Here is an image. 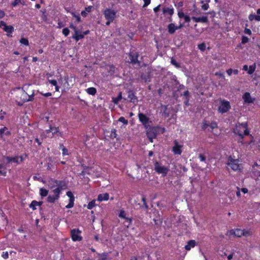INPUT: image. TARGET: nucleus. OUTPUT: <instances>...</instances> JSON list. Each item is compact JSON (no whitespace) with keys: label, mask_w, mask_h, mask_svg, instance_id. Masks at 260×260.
Segmentation results:
<instances>
[{"label":"nucleus","mask_w":260,"mask_h":260,"mask_svg":"<svg viewBox=\"0 0 260 260\" xmlns=\"http://www.w3.org/2000/svg\"><path fill=\"white\" fill-rule=\"evenodd\" d=\"M234 132L239 136L242 139L244 136L249 135L247 123L243 122L237 124L234 130Z\"/></svg>","instance_id":"obj_2"},{"label":"nucleus","mask_w":260,"mask_h":260,"mask_svg":"<svg viewBox=\"0 0 260 260\" xmlns=\"http://www.w3.org/2000/svg\"><path fill=\"white\" fill-rule=\"evenodd\" d=\"M168 32L170 34H173L177 29V26L174 23H170L168 26Z\"/></svg>","instance_id":"obj_21"},{"label":"nucleus","mask_w":260,"mask_h":260,"mask_svg":"<svg viewBox=\"0 0 260 260\" xmlns=\"http://www.w3.org/2000/svg\"><path fill=\"white\" fill-rule=\"evenodd\" d=\"M182 145L180 144L177 141H174V146L172 151L175 154L180 155L182 153Z\"/></svg>","instance_id":"obj_11"},{"label":"nucleus","mask_w":260,"mask_h":260,"mask_svg":"<svg viewBox=\"0 0 260 260\" xmlns=\"http://www.w3.org/2000/svg\"><path fill=\"white\" fill-rule=\"evenodd\" d=\"M227 165L234 171L240 172L242 169V166L239 163L238 159H234L232 156H230L228 158Z\"/></svg>","instance_id":"obj_4"},{"label":"nucleus","mask_w":260,"mask_h":260,"mask_svg":"<svg viewBox=\"0 0 260 260\" xmlns=\"http://www.w3.org/2000/svg\"><path fill=\"white\" fill-rule=\"evenodd\" d=\"M201 3L202 4V9L204 10H208L209 7V4L208 3H204V1H202Z\"/></svg>","instance_id":"obj_41"},{"label":"nucleus","mask_w":260,"mask_h":260,"mask_svg":"<svg viewBox=\"0 0 260 260\" xmlns=\"http://www.w3.org/2000/svg\"><path fill=\"white\" fill-rule=\"evenodd\" d=\"M243 230L239 229L229 230L226 234V235L229 237L234 236L237 237H241L243 236Z\"/></svg>","instance_id":"obj_9"},{"label":"nucleus","mask_w":260,"mask_h":260,"mask_svg":"<svg viewBox=\"0 0 260 260\" xmlns=\"http://www.w3.org/2000/svg\"><path fill=\"white\" fill-rule=\"evenodd\" d=\"M243 236H244V237H248V236H250L252 234V231H251V230L249 229V230H243Z\"/></svg>","instance_id":"obj_34"},{"label":"nucleus","mask_w":260,"mask_h":260,"mask_svg":"<svg viewBox=\"0 0 260 260\" xmlns=\"http://www.w3.org/2000/svg\"><path fill=\"white\" fill-rule=\"evenodd\" d=\"M118 216L121 218L127 220L128 224H125V226L128 228L132 222V219L126 217V214L123 210H120L119 213L118 214Z\"/></svg>","instance_id":"obj_14"},{"label":"nucleus","mask_w":260,"mask_h":260,"mask_svg":"<svg viewBox=\"0 0 260 260\" xmlns=\"http://www.w3.org/2000/svg\"><path fill=\"white\" fill-rule=\"evenodd\" d=\"M31 87L30 85H25L23 87V89L20 91V96L17 95V100L20 99V102L18 104L22 105V104L26 102L31 101L33 100L34 93L33 91L31 92L27 93L26 90H28V88Z\"/></svg>","instance_id":"obj_1"},{"label":"nucleus","mask_w":260,"mask_h":260,"mask_svg":"<svg viewBox=\"0 0 260 260\" xmlns=\"http://www.w3.org/2000/svg\"><path fill=\"white\" fill-rule=\"evenodd\" d=\"M48 82L51 84H52V85L55 86V91H59V87L57 85V82L56 80H48Z\"/></svg>","instance_id":"obj_30"},{"label":"nucleus","mask_w":260,"mask_h":260,"mask_svg":"<svg viewBox=\"0 0 260 260\" xmlns=\"http://www.w3.org/2000/svg\"><path fill=\"white\" fill-rule=\"evenodd\" d=\"M139 120L143 124H146L148 123L149 118L144 114L140 113L138 114Z\"/></svg>","instance_id":"obj_19"},{"label":"nucleus","mask_w":260,"mask_h":260,"mask_svg":"<svg viewBox=\"0 0 260 260\" xmlns=\"http://www.w3.org/2000/svg\"><path fill=\"white\" fill-rule=\"evenodd\" d=\"M154 170L158 174H161L162 176H165L167 174L169 169L168 168L162 166L159 162H155L154 163Z\"/></svg>","instance_id":"obj_5"},{"label":"nucleus","mask_w":260,"mask_h":260,"mask_svg":"<svg viewBox=\"0 0 260 260\" xmlns=\"http://www.w3.org/2000/svg\"><path fill=\"white\" fill-rule=\"evenodd\" d=\"M109 199V194L108 193L100 194L98 195L97 201L99 202L106 201Z\"/></svg>","instance_id":"obj_18"},{"label":"nucleus","mask_w":260,"mask_h":260,"mask_svg":"<svg viewBox=\"0 0 260 260\" xmlns=\"http://www.w3.org/2000/svg\"><path fill=\"white\" fill-rule=\"evenodd\" d=\"M231 109L230 102L225 100L221 101L220 105L219 106L218 111L220 113L227 112Z\"/></svg>","instance_id":"obj_6"},{"label":"nucleus","mask_w":260,"mask_h":260,"mask_svg":"<svg viewBox=\"0 0 260 260\" xmlns=\"http://www.w3.org/2000/svg\"><path fill=\"white\" fill-rule=\"evenodd\" d=\"M108 254L105 253L99 254L94 260H109L108 259Z\"/></svg>","instance_id":"obj_25"},{"label":"nucleus","mask_w":260,"mask_h":260,"mask_svg":"<svg viewBox=\"0 0 260 260\" xmlns=\"http://www.w3.org/2000/svg\"><path fill=\"white\" fill-rule=\"evenodd\" d=\"M83 38L84 35H82L81 32H80L78 31H76V32L73 36V38L75 39L76 41H78L79 40H81Z\"/></svg>","instance_id":"obj_23"},{"label":"nucleus","mask_w":260,"mask_h":260,"mask_svg":"<svg viewBox=\"0 0 260 260\" xmlns=\"http://www.w3.org/2000/svg\"><path fill=\"white\" fill-rule=\"evenodd\" d=\"M233 72V70L232 69H230L226 71V73L228 75L230 76L232 75Z\"/></svg>","instance_id":"obj_58"},{"label":"nucleus","mask_w":260,"mask_h":260,"mask_svg":"<svg viewBox=\"0 0 260 260\" xmlns=\"http://www.w3.org/2000/svg\"><path fill=\"white\" fill-rule=\"evenodd\" d=\"M160 5H159L158 6H157V7H155L154 9H153V11L155 13H157L159 10V8H160Z\"/></svg>","instance_id":"obj_61"},{"label":"nucleus","mask_w":260,"mask_h":260,"mask_svg":"<svg viewBox=\"0 0 260 260\" xmlns=\"http://www.w3.org/2000/svg\"><path fill=\"white\" fill-rule=\"evenodd\" d=\"M70 33V30L68 28H64L62 30V34L65 36H67Z\"/></svg>","instance_id":"obj_46"},{"label":"nucleus","mask_w":260,"mask_h":260,"mask_svg":"<svg viewBox=\"0 0 260 260\" xmlns=\"http://www.w3.org/2000/svg\"><path fill=\"white\" fill-rule=\"evenodd\" d=\"M103 13L106 19H109L110 21H113L116 16V12L114 10L107 8L104 10Z\"/></svg>","instance_id":"obj_7"},{"label":"nucleus","mask_w":260,"mask_h":260,"mask_svg":"<svg viewBox=\"0 0 260 260\" xmlns=\"http://www.w3.org/2000/svg\"><path fill=\"white\" fill-rule=\"evenodd\" d=\"M51 133L53 135H56L57 136H61L62 134L61 132H60L59 131L58 127H51Z\"/></svg>","instance_id":"obj_26"},{"label":"nucleus","mask_w":260,"mask_h":260,"mask_svg":"<svg viewBox=\"0 0 260 260\" xmlns=\"http://www.w3.org/2000/svg\"><path fill=\"white\" fill-rule=\"evenodd\" d=\"M72 15L76 19L77 22H79L81 21V18L79 15H77L74 13H73Z\"/></svg>","instance_id":"obj_53"},{"label":"nucleus","mask_w":260,"mask_h":260,"mask_svg":"<svg viewBox=\"0 0 260 260\" xmlns=\"http://www.w3.org/2000/svg\"><path fill=\"white\" fill-rule=\"evenodd\" d=\"M162 12L164 14L171 16L174 14V9L172 7H164Z\"/></svg>","instance_id":"obj_20"},{"label":"nucleus","mask_w":260,"mask_h":260,"mask_svg":"<svg viewBox=\"0 0 260 260\" xmlns=\"http://www.w3.org/2000/svg\"><path fill=\"white\" fill-rule=\"evenodd\" d=\"M255 69H256V65H255V63H254L252 65L250 66L248 68V72H247L248 74L249 75L252 74L254 73V72L255 71Z\"/></svg>","instance_id":"obj_33"},{"label":"nucleus","mask_w":260,"mask_h":260,"mask_svg":"<svg viewBox=\"0 0 260 260\" xmlns=\"http://www.w3.org/2000/svg\"><path fill=\"white\" fill-rule=\"evenodd\" d=\"M95 200H92L88 203L87 208L88 209H91L95 206Z\"/></svg>","instance_id":"obj_37"},{"label":"nucleus","mask_w":260,"mask_h":260,"mask_svg":"<svg viewBox=\"0 0 260 260\" xmlns=\"http://www.w3.org/2000/svg\"><path fill=\"white\" fill-rule=\"evenodd\" d=\"M244 33H245L246 34L249 35H251V31L250 29L246 28L244 29Z\"/></svg>","instance_id":"obj_55"},{"label":"nucleus","mask_w":260,"mask_h":260,"mask_svg":"<svg viewBox=\"0 0 260 260\" xmlns=\"http://www.w3.org/2000/svg\"><path fill=\"white\" fill-rule=\"evenodd\" d=\"M116 136H117V134H116V129H112L111 134V137H112V138H116Z\"/></svg>","instance_id":"obj_49"},{"label":"nucleus","mask_w":260,"mask_h":260,"mask_svg":"<svg viewBox=\"0 0 260 260\" xmlns=\"http://www.w3.org/2000/svg\"><path fill=\"white\" fill-rule=\"evenodd\" d=\"M191 19L194 21L196 22H202V23H206L208 22V17L207 16H203V17H192Z\"/></svg>","instance_id":"obj_17"},{"label":"nucleus","mask_w":260,"mask_h":260,"mask_svg":"<svg viewBox=\"0 0 260 260\" xmlns=\"http://www.w3.org/2000/svg\"><path fill=\"white\" fill-rule=\"evenodd\" d=\"M64 185L62 181L53 179H50L48 181V185L52 191L55 189H58L61 191L64 189Z\"/></svg>","instance_id":"obj_3"},{"label":"nucleus","mask_w":260,"mask_h":260,"mask_svg":"<svg viewBox=\"0 0 260 260\" xmlns=\"http://www.w3.org/2000/svg\"><path fill=\"white\" fill-rule=\"evenodd\" d=\"M256 15L254 14H250L249 15L248 18L250 21H252L253 20H255Z\"/></svg>","instance_id":"obj_51"},{"label":"nucleus","mask_w":260,"mask_h":260,"mask_svg":"<svg viewBox=\"0 0 260 260\" xmlns=\"http://www.w3.org/2000/svg\"><path fill=\"white\" fill-rule=\"evenodd\" d=\"M242 99H243L244 103L246 104L253 103L255 100V99L252 97L250 93L248 92H246L244 93L242 96Z\"/></svg>","instance_id":"obj_10"},{"label":"nucleus","mask_w":260,"mask_h":260,"mask_svg":"<svg viewBox=\"0 0 260 260\" xmlns=\"http://www.w3.org/2000/svg\"><path fill=\"white\" fill-rule=\"evenodd\" d=\"M67 196L69 198V200H72L73 201H75L74 195L71 191H68L67 192Z\"/></svg>","instance_id":"obj_39"},{"label":"nucleus","mask_w":260,"mask_h":260,"mask_svg":"<svg viewBox=\"0 0 260 260\" xmlns=\"http://www.w3.org/2000/svg\"><path fill=\"white\" fill-rule=\"evenodd\" d=\"M87 13H87L85 10H84V11H82L81 12V15H82L83 17H86V16H87Z\"/></svg>","instance_id":"obj_62"},{"label":"nucleus","mask_w":260,"mask_h":260,"mask_svg":"<svg viewBox=\"0 0 260 260\" xmlns=\"http://www.w3.org/2000/svg\"><path fill=\"white\" fill-rule=\"evenodd\" d=\"M40 194L42 197H46L48 194V190L44 188L40 189Z\"/></svg>","instance_id":"obj_32"},{"label":"nucleus","mask_w":260,"mask_h":260,"mask_svg":"<svg viewBox=\"0 0 260 260\" xmlns=\"http://www.w3.org/2000/svg\"><path fill=\"white\" fill-rule=\"evenodd\" d=\"M74 205V201H73L72 200H69V204L66 206V208H71L73 207Z\"/></svg>","instance_id":"obj_42"},{"label":"nucleus","mask_w":260,"mask_h":260,"mask_svg":"<svg viewBox=\"0 0 260 260\" xmlns=\"http://www.w3.org/2000/svg\"><path fill=\"white\" fill-rule=\"evenodd\" d=\"M178 15L179 18H184L185 16L182 12H179L178 13Z\"/></svg>","instance_id":"obj_59"},{"label":"nucleus","mask_w":260,"mask_h":260,"mask_svg":"<svg viewBox=\"0 0 260 260\" xmlns=\"http://www.w3.org/2000/svg\"><path fill=\"white\" fill-rule=\"evenodd\" d=\"M21 2V0H15V1L12 3V5L14 7L16 6L17 4Z\"/></svg>","instance_id":"obj_56"},{"label":"nucleus","mask_w":260,"mask_h":260,"mask_svg":"<svg viewBox=\"0 0 260 260\" xmlns=\"http://www.w3.org/2000/svg\"><path fill=\"white\" fill-rule=\"evenodd\" d=\"M6 168L3 165H0V175L6 176Z\"/></svg>","instance_id":"obj_35"},{"label":"nucleus","mask_w":260,"mask_h":260,"mask_svg":"<svg viewBox=\"0 0 260 260\" xmlns=\"http://www.w3.org/2000/svg\"><path fill=\"white\" fill-rule=\"evenodd\" d=\"M42 203L41 202H38L36 201H33L29 205V207L32 208L33 210L36 209V207L38 206H41Z\"/></svg>","instance_id":"obj_31"},{"label":"nucleus","mask_w":260,"mask_h":260,"mask_svg":"<svg viewBox=\"0 0 260 260\" xmlns=\"http://www.w3.org/2000/svg\"><path fill=\"white\" fill-rule=\"evenodd\" d=\"M24 160V158L22 156H15L14 157H12V162H14L16 164H20L23 162Z\"/></svg>","instance_id":"obj_24"},{"label":"nucleus","mask_w":260,"mask_h":260,"mask_svg":"<svg viewBox=\"0 0 260 260\" xmlns=\"http://www.w3.org/2000/svg\"><path fill=\"white\" fill-rule=\"evenodd\" d=\"M93 9V6H88L87 7H86L85 9V10L87 12V13H89V12H90L92 11Z\"/></svg>","instance_id":"obj_48"},{"label":"nucleus","mask_w":260,"mask_h":260,"mask_svg":"<svg viewBox=\"0 0 260 260\" xmlns=\"http://www.w3.org/2000/svg\"><path fill=\"white\" fill-rule=\"evenodd\" d=\"M52 192L54 194L52 195L50 194L47 199V202L49 203H54L56 201L58 200L61 192L58 189H55Z\"/></svg>","instance_id":"obj_8"},{"label":"nucleus","mask_w":260,"mask_h":260,"mask_svg":"<svg viewBox=\"0 0 260 260\" xmlns=\"http://www.w3.org/2000/svg\"><path fill=\"white\" fill-rule=\"evenodd\" d=\"M118 120L120 121V122H121L122 123H123L124 124H127L128 123V121L127 120H126L123 117H120Z\"/></svg>","instance_id":"obj_47"},{"label":"nucleus","mask_w":260,"mask_h":260,"mask_svg":"<svg viewBox=\"0 0 260 260\" xmlns=\"http://www.w3.org/2000/svg\"><path fill=\"white\" fill-rule=\"evenodd\" d=\"M153 221L155 223V224L157 225H160L162 223V219L159 217L154 218L153 219Z\"/></svg>","instance_id":"obj_36"},{"label":"nucleus","mask_w":260,"mask_h":260,"mask_svg":"<svg viewBox=\"0 0 260 260\" xmlns=\"http://www.w3.org/2000/svg\"><path fill=\"white\" fill-rule=\"evenodd\" d=\"M255 175L257 176L258 179L260 180V171H256Z\"/></svg>","instance_id":"obj_64"},{"label":"nucleus","mask_w":260,"mask_h":260,"mask_svg":"<svg viewBox=\"0 0 260 260\" xmlns=\"http://www.w3.org/2000/svg\"><path fill=\"white\" fill-rule=\"evenodd\" d=\"M128 98L129 99L131 102L135 103L137 101L136 96L131 92L128 93Z\"/></svg>","instance_id":"obj_27"},{"label":"nucleus","mask_w":260,"mask_h":260,"mask_svg":"<svg viewBox=\"0 0 260 260\" xmlns=\"http://www.w3.org/2000/svg\"><path fill=\"white\" fill-rule=\"evenodd\" d=\"M184 20L186 22H189L190 21V18L189 16H187V15H185L184 17Z\"/></svg>","instance_id":"obj_60"},{"label":"nucleus","mask_w":260,"mask_h":260,"mask_svg":"<svg viewBox=\"0 0 260 260\" xmlns=\"http://www.w3.org/2000/svg\"><path fill=\"white\" fill-rule=\"evenodd\" d=\"M2 256L5 259L9 258V253L8 251L3 252L2 254Z\"/></svg>","instance_id":"obj_44"},{"label":"nucleus","mask_w":260,"mask_h":260,"mask_svg":"<svg viewBox=\"0 0 260 260\" xmlns=\"http://www.w3.org/2000/svg\"><path fill=\"white\" fill-rule=\"evenodd\" d=\"M241 191L243 193H247L248 192V189L246 188H242L241 189Z\"/></svg>","instance_id":"obj_63"},{"label":"nucleus","mask_w":260,"mask_h":260,"mask_svg":"<svg viewBox=\"0 0 260 260\" xmlns=\"http://www.w3.org/2000/svg\"><path fill=\"white\" fill-rule=\"evenodd\" d=\"M11 135V132L6 126L0 129V137L3 140H5V136H9Z\"/></svg>","instance_id":"obj_15"},{"label":"nucleus","mask_w":260,"mask_h":260,"mask_svg":"<svg viewBox=\"0 0 260 260\" xmlns=\"http://www.w3.org/2000/svg\"><path fill=\"white\" fill-rule=\"evenodd\" d=\"M249 41V39L246 36H242V43L245 44Z\"/></svg>","instance_id":"obj_45"},{"label":"nucleus","mask_w":260,"mask_h":260,"mask_svg":"<svg viewBox=\"0 0 260 260\" xmlns=\"http://www.w3.org/2000/svg\"><path fill=\"white\" fill-rule=\"evenodd\" d=\"M198 47L201 50L203 51L205 49L206 46L204 44H201L199 45Z\"/></svg>","instance_id":"obj_52"},{"label":"nucleus","mask_w":260,"mask_h":260,"mask_svg":"<svg viewBox=\"0 0 260 260\" xmlns=\"http://www.w3.org/2000/svg\"><path fill=\"white\" fill-rule=\"evenodd\" d=\"M0 27L7 33L11 34L14 31V27L11 25H7L3 21H0Z\"/></svg>","instance_id":"obj_12"},{"label":"nucleus","mask_w":260,"mask_h":260,"mask_svg":"<svg viewBox=\"0 0 260 260\" xmlns=\"http://www.w3.org/2000/svg\"><path fill=\"white\" fill-rule=\"evenodd\" d=\"M107 70H109L111 74H112L114 73L115 67L113 65H109L107 66Z\"/></svg>","instance_id":"obj_38"},{"label":"nucleus","mask_w":260,"mask_h":260,"mask_svg":"<svg viewBox=\"0 0 260 260\" xmlns=\"http://www.w3.org/2000/svg\"><path fill=\"white\" fill-rule=\"evenodd\" d=\"M122 99V93L121 92H120L119 93L118 96L117 98H112V102L115 104H117L120 100H121Z\"/></svg>","instance_id":"obj_29"},{"label":"nucleus","mask_w":260,"mask_h":260,"mask_svg":"<svg viewBox=\"0 0 260 260\" xmlns=\"http://www.w3.org/2000/svg\"><path fill=\"white\" fill-rule=\"evenodd\" d=\"M199 158H200V160L201 161H204L205 160V159H206L205 157L203 155H202L201 154H199Z\"/></svg>","instance_id":"obj_57"},{"label":"nucleus","mask_w":260,"mask_h":260,"mask_svg":"<svg viewBox=\"0 0 260 260\" xmlns=\"http://www.w3.org/2000/svg\"><path fill=\"white\" fill-rule=\"evenodd\" d=\"M20 42L22 44H24V45H25L26 46H28L29 45V43H28V40L27 39H26V38H21V39L20 41Z\"/></svg>","instance_id":"obj_40"},{"label":"nucleus","mask_w":260,"mask_h":260,"mask_svg":"<svg viewBox=\"0 0 260 260\" xmlns=\"http://www.w3.org/2000/svg\"><path fill=\"white\" fill-rule=\"evenodd\" d=\"M60 147H62V154L63 155H68V150L62 145H61Z\"/></svg>","instance_id":"obj_43"},{"label":"nucleus","mask_w":260,"mask_h":260,"mask_svg":"<svg viewBox=\"0 0 260 260\" xmlns=\"http://www.w3.org/2000/svg\"><path fill=\"white\" fill-rule=\"evenodd\" d=\"M81 232L78 230H73L71 231V236L72 240L74 241H80L82 240V237L80 235Z\"/></svg>","instance_id":"obj_13"},{"label":"nucleus","mask_w":260,"mask_h":260,"mask_svg":"<svg viewBox=\"0 0 260 260\" xmlns=\"http://www.w3.org/2000/svg\"><path fill=\"white\" fill-rule=\"evenodd\" d=\"M155 130L153 128H150L147 132V135L151 142H153V139L156 137Z\"/></svg>","instance_id":"obj_16"},{"label":"nucleus","mask_w":260,"mask_h":260,"mask_svg":"<svg viewBox=\"0 0 260 260\" xmlns=\"http://www.w3.org/2000/svg\"><path fill=\"white\" fill-rule=\"evenodd\" d=\"M196 241L194 240H190L187 242V245L185 246V249L186 250H190L191 248H193L196 245Z\"/></svg>","instance_id":"obj_22"},{"label":"nucleus","mask_w":260,"mask_h":260,"mask_svg":"<svg viewBox=\"0 0 260 260\" xmlns=\"http://www.w3.org/2000/svg\"><path fill=\"white\" fill-rule=\"evenodd\" d=\"M143 1L144 2V4L143 6V7L144 8L146 7L147 6H148L151 2V0H143Z\"/></svg>","instance_id":"obj_50"},{"label":"nucleus","mask_w":260,"mask_h":260,"mask_svg":"<svg viewBox=\"0 0 260 260\" xmlns=\"http://www.w3.org/2000/svg\"><path fill=\"white\" fill-rule=\"evenodd\" d=\"M210 126L212 129H214L217 127V125L216 123H215V122H212L210 124Z\"/></svg>","instance_id":"obj_54"},{"label":"nucleus","mask_w":260,"mask_h":260,"mask_svg":"<svg viewBox=\"0 0 260 260\" xmlns=\"http://www.w3.org/2000/svg\"><path fill=\"white\" fill-rule=\"evenodd\" d=\"M86 91L89 94L94 95L96 92V89L94 87H89L86 89Z\"/></svg>","instance_id":"obj_28"}]
</instances>
